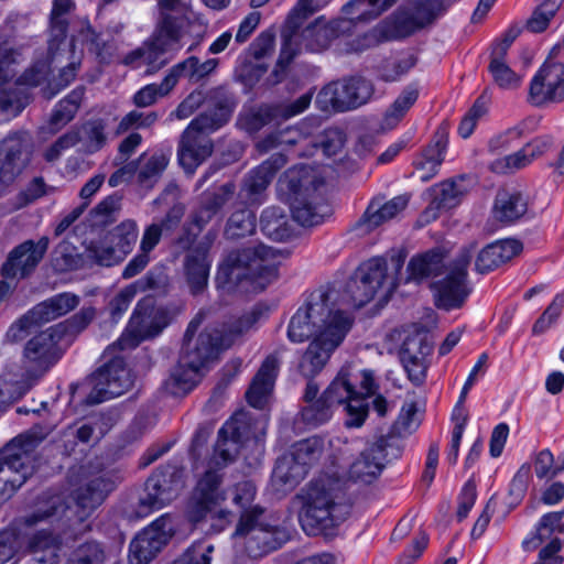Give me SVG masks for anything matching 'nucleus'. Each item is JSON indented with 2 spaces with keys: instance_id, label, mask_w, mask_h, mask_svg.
I'll return each mask as SVG.
<instances>
[{
  "instance_id": "f257e3e1",
  "label": "nucleus",
  "mask_w": 564,
  "mask_h": 564,
  "mask_svg": "<svg viewBox=\"0 0 564 564\" xmlns=\"http://www.w3.org/2000/svg\"><path fill=\"white\" fill-rule=\"evenodd\" d=\"M338 297L339 293L335 289L315 290L289 323L288 337L291 341L311 339L297 365L299 372L308 379L303 394L306 403L318 399L319 389L312 379L325 368L352 325V319L338 303Z\"/></svg>"
},
{
  "instance_id": "f03ea898",
  "label": "nucleus",
  "mask_w": 564,
  "mask_h": 564,
  "mask_svg": "<svg viewBox=\"0 0 564 564\" xmlns=\"http://www.w3.org/2000/svg\"><path fill=\"white\" fill-rule=\"evenodd\" d=\"M299 521L310 535L339 525L351 510L347 481L337 475H321L306 484L294 497Z\"/></svg>"
},
{
  "instance_id": "7ed1b4c3",
  "label": "nucleus",
  "mask_w": 564,
  "mask_h": 564,
  "mask_svg": "<svg viewBox=\"0 0 564 564\" xmlns=\"http://www.w3.org/2000/svg\"><path fill=\"white\" fill-rule=\"evenodd\" d=\"M276 252L262 243L230 250L219 263L216 282L227 293H257L278 278Z\"/></svg>"
},
{
  "instance_id": "20e7f679",
  "label": "nucleus",
  "mask_w": 564,
  "mask_h": 564,
  "mask_svg": "<svg viewBox=\"0 0 564 564\" xmlns=\"http://www.w3.org/2000/svg\"><path fill=\"white\" fill-rule=\"evenodd\" d=\"M56 334L46 329L30 338L23 348V371L11 370L0 377V405L19 400L62 357Z\"/></svg>"
},
{
  "instance_id": "39448f33",
  "label": "nucleus",
  "mask_w": 564,
  "mask_h": 564,
  "mask_svg": "<svg viewBox=\"0 0 564 564\" xmlns=\"http://www.w3.org/2000/svg\"><path fill=\"white\" fill-rule=\"evenodd\" d=\"M408 254L405 247L392 249L386 257H373L360 263L356 271L388 301L401 285L414 284L420 288L423 280V253L413 256L402 272Z\"/></svg>"
},
{
  "instance_id": "423d86ee",
  "label": "nucleus",
  "mask_w": 564,
  "mask_h": 564,
  "mask_svg": "<svg viewBox=\"0 0 564 564\" xmlns=\"http://www.w3.org/2000/svg\"><path fill=\"white\" fill-rule=\"evenodd\" d=\"M377 384L371 371L354 376L341 369L322 393L333 408L345 404L346 426L360 427L369 413V399L376 394Z\"/></svg>"
},
{
  "instance_id": "0eeeda50",
  "label": "nucleus",
  "mask_w": 564,
  "mask_h": 564,
  "mask_svg": "<svg viewBox=\"0 0 564 564\" xmlns=\"http://www.w3.org/2000/svg\"><path fill=\"white\" fill-rule=\"evenodd\" d=\"M54 424H35L11 440L0 454V485L20 488L33 474V452L53 432Z\"/></svg>"
},
{
  "instance_id": "6e6552de",
  "label": "nucleus",
  "mask_w": 564,
  "mask_h": 564,
  "mask_svg": "<svg viewBox=\"0 0 564 564\" xmlns=\"http://www.w3.org/2000/svg\"><path fill=\"white\" fill-rule=\"evenodd\" d=\"M232 536L245 539L243 550L251 560L261 558L289 540L283 527L265 521L263 508H256L239 516Z\"/></svg>"
},
{
  "instance_id": "1a4fd4ad",
  "label": "nucleus",
  "mask_w": 564,
  "mask_h": 564,
  "mask_svg": "<svg viewBox=\"0 0 564 564\" xmlns=\"http://www.w3.org/2000/svg\"><path fill=\"white\" fill-rule=\"evenodd\" d=\"M185 487L184 470L175 465H166L158 468L145 482V494L132 513L130 519H140L149 516L176 499Z\"/></svg>"
},
{
  "instance_id": "9d476101",
  "label": "nucleus",
  "mask_w": 564,
  "mask_h": 564,
  "mask_svg": "<svg viewBox=\"0 0 564 564\" xmlns=\"http://www.w3.org/2000/svg\"><path fill=\"white\" fill-rule=\"evenodd\" d=\"M169 324L167 312L149 302L138 303L126 332L108 350L134 348L142 340L158 336Z\"/></svg>"
},
{
  "instance_id": "9b49d317",
  "label": "nucleus",
  "mask_w": 564,
  "mask_h": 564,
  "mask_svg": "<svg viewBox=\"0 0 564 564\" xmlns=\"http://www.w3.org/2000/svg\"><path fill=\"white\" fill-rule=\"evenodd\" d=\"M203 314L198 313L189 323L184 335V344L181 356L184 362H192L193 365L204 368V366L216 357L221 348H227L231 345V340L224 336V333L218 328H206L195 337V333L200 325Z\"/></svg>"
},
{
  "instance_id": "f8f14e48",
  "label": "nucleus",
  "mask_w": 564,
  "mask_h": 564,
  "mask_svg": "<svg viewBox=\"0 0 564 564\" xmlns=\"http://www.w3.org/2000/svg\"><path fill=\"white\" fill-rule=\"evenodd\" d=\"M91 391L86 398L88 404H98L119 397L132 387V377L121 357H113L88 377Z\"/></svg>"
},
{
  "instance_id": "ddd939ff",
  "label": "nucleus",
  "mask_w": 564,
  "mask_h": 564,
  "mask_svg": "<svg viewBox=\"0 0 564 564\" xmlns=\"http://www.w3.org/2000/svg\"><path fill=\"white\" fill-rule=\"evenodd\" d=\"M563 42L554 45L544 63L531 79L529 99L538 104L564 101V63L554 61Z\"/></svg>"
},
{
  "instance_id": "4468645a",
  "label": "nucleus",
  "mask_w": 564,
  "mask_h": 564,
  "mask_svg": "<svg viewBox=\"0 0 564 564\" xmlns=\"http://www.w3.org/2000/svg\"><path fill=\"white\" fill-rule=\"evenodd\" d=\"M373 86L362 77L352 76L326 84L316 95L317 106H364L373 95Z\"/></svg>"
},
{
  "instance_id": "2eb2a0df",
  "label": "nucleus",
  "mask_w": 564,
  "mask_h": 564,
  "mask_svg": "<svg viewBox=\"0 0 564 564\" xmlns=\"http://www.w3.org/2000/svg\"><path fill=\"white\" fill-rule=\"evenodd\" d=\"M173 525L169 516H162L143 529L130 543V564H149L169 542Z\"/></svg>"
},
{
  "instance_id": "dca6fc26",
  "label": "nucleus",
  "mask_w": 564,
  "mask_h": 564,
  "mask_svg": "<svg viewBox=\"0 0 564 564\" xmlns=\"http://www.w3.org/2000/svg\"><path fill=\"white\" fill-rule=\"evenodd\" d=\"M221 482L223 476L212 467L205 471L195 487L188 507L187 514L191 522L204 521L216 506L225 501L226 494L221 488Z\"/></svg>"
},
{
  "instance_id": "f3484780",
  "label": "nucleus",
  "mask_w": 564,
  "mask_h": 564,
  "mask_svg": "<svg viewBox=\"0 0 564 564\" xmlns=\"http://www.w3.org/2000/svg\"><path fill=\"white\" fill-rule=\"evenodd\" d=\"M314 11L313 0H300L289 14L281 30L282 47L276 62V69L273 70L275 76H279L280 73H284L288 65L297 55L300 51L297 32Z\"/></svg>"
},
{
  "instance_id": "a211bd4d",
  "label": "nucleus",
  "mask_w": 564,
  "mask_h": 564,
  "mask_svg": "<svg viewBox=\"0 0 564 564\" xmlns=\"http://www.w3.org/2000/svg\"><path fill=\"white\" fill-rule=\"evenodd\" d=\"M48 248V238L37 241L26 240L15 247L1 268L6 279H24L30 275L43 259Z\"/></svg>"
},
{
  "instance_id": "6ab92c4d",
  "label": "nucleus",
  "mask_w": 564,
  "mask_h": 564,
  "mask_svg": "<svg viewBox=\"0 0 564 564\" xmlns=\"http://www.w3.org/2000/svg\"><path fill=\"white\" fill-rule=\"evenodd\" d=\"M116 481L107 473L87 479L72 492L75 512L79 520L87 519L115 489Z\"/></svg>"
},
{
  "instance_id": "aec40b11",
  "label": "nucleus",
  "mask_w": 564,
  "mask_h": 564,
  "mask_svg": "<svg viewBox=\"0 0 564 564\" xmlns=\"http://www.w3.org/2000/svg\"><path fill=\"white\" fill-rule=\"evenodd\" d=\"M445 276L432 281L429 289L433 293L434 305L436 308L451 312L462 308L473 292L468 278L445 272Z\"/></svg>"
},
{
  "instance_id": "412c9836",
  "label": "nucleus",
  "mask_w": 564,
  "mask_h": 564,
  "mask_svg": "<svg viewBox=\"0 0 564 564\" xmlns=\"http://www.w3.org/2000/svg\"><path fill=\"white\" fill-rule=\"evenodd\" d=\"M249 437V425L243 415H235L220 429L210 465L226 466L238 456Z\"/></svg>"
},
{
  "instance_id": "4be33fe9",
  "label": "nucleus",
  "mask_w": 564,
  "mask_h": 564,
  "mask_svg": "<svg viewBox=\"0 0 564 564\" xmlns=\"http://www.w3.org/2000/svg\"><path fill=\"white\" fill-rule=\"evenodd\" d=\"M471 180L470 174H458L454 177L434 184L427 189L429 205L425 207V221L435 219L438 213L458 206L469 187L459 184Z\"/></svg>"
},
{
  "instance_id": "5701e85b",
  "label": "nucleus",
  "mask_w": 564,
  "mask_h": 564,
  "mask_svg": "<svg viewBox=\"0 0 564 564\" xmlns=\"http://www.w3.org/2000/svg\"><path fill=\"white\" fill-rule=\"evenodd\" d=\"M408 203V195H399L387 202L379 196L373 197L360 218L351 226V231L358 236L372 232L384 223L395 218L406 208Z\"/></svg>"
},
{
  "instance_id": "b1692460",
  "label": "nucleus",
  "mask_w": 564,
  "mask_h": 564,
  "mask_svg": "<svg viewBox=\"0 0 564 564\" xmlns=\"http://www.w3.org/2000/svg\"><path fill=\"white\" fill-rule=\"evenodd\" d=\"M422 26L423 7L417 2L399 8L377 26V32L382 40H398L410 36Z\"/></svg>"
},
{
  "instance_id": "393cba45",
  "label": "nucleus",
  "mask_w": 564,
  "mask_h": 564,
  "mask_svg": "<svg viewBox=\"0 0 564 564\" xmlns=\"http://www.w3.org/2000/svg\"><path fill=\"white\" fill-rule=\"evenodd\" d=\"M158 8L156 45L164 48L171 42H180L188 7L182 0H159Z\"/></svg>"
},
{
  "instance_id": "a878e982",
  "label": "nucleus",
  "mask_w": 564,
  "mask_h": 564,
  "mask_svg": "<svg viewBox=\"0 0 564 564\" xmlns=\"http://www.w3.org/2000/svg\"><path fill=\"white\" fill-rule=\"evenodd\" d=\"M288 158L283 153H274L260 165L251 170L245 177L240 197L249 203H258L260 195L268 188L276 173L285 166Z\"/></svg>"
},
{
  "instance_id": "bb28decb",
  "label": "nucleus",
  "mask_w": 564,
  "mask_h": 564,
  "mask_svg": "<svg viewBox=\"0 0 564 564\" xmlns=\"http://www.w3.org/2000/svg\"><path fill=\"white\" fill-rule=\"evenodd\" d=\"M523 251V243L516 238L496 240L478 251L475 259V271L488 274L503 263L512 260Z\"/></svg>"
},
{
  "instance_id": "cd10ccee",
  "label": "nucleus",
  "mask_w": 564,
  "mask_h": 564,
  "mask_svg": "<svg viewBox=\"0 0 564 564\" xmlns=\"http://www.w3.org/2000/svg\"><path fill=\"white\" fill-rule=\"evenodd\" d=\"M31 148V138L26 132L9 134L0 142V162L4 166V178L15 180L22 172Z\"/></svg>"
},
{
  "instance_id": "c85d7f7f",
  "label": "nucleus",
  "mask_w": 564,
  "mask_h": 564,
  "mask_svg": "<svg viewBox=\"0 0 564 564\" xmlns=\"http://www.w3.org/2000/svg\"><path fill=\"white\" fill-rule=\"evenodd\" d=\"M386 440H378L364 451L350 466L349 476L354 481L371 484L381 474L389 453Z\"/></svg>"
},
{
  "instance_id": "c756f323",
  "label": "nucleus",
  "mask_w": 564,
  "mask_h": 564,
  "mask_svg": "<svg viewBox=\"0 0 564 564\" xmlns=\"http://www.w3.org/2000/svg\"><path fill=\"white\" fill-rule=\"evenodd\" d=\"M236 185L232 182L220 185L217 189L204 194L199 205L189 215L188 223L202 231L207 224L234 197Z\"/></svg>"
},
{
  "instance_id": "7c9ffc66",
  "label": "nucleus",
  "mask_w": 564,
  "mask_h": 564,
  "mask_svg": "<svg viewBox=\"0 0 564 564\" xmlns=\"http://www.w3.org/2000/svg\"><path fill=\"white\" fill-rule=\"evenodd\" d=\"M214 151L212 139L205 134L185 130L180 140L178 161L189 173L200 165Z\"/></svg>"
},
{
  "instance_id": "2f4dec72",
  "label": "nucleus",
  "mask_w": 564,
  "mask_h": 564,
  "mask_svg": "<svg viewBox=\"0 0 564 564\" xmlns=\"http://www.w3.org/2000/svg\"><path fill=\"white\" fill-rule=\"evenodd\" d=\"M279 366L280 358L278 352L269 355L263 360L246 392V399L251 406L257 409H262L264 406L267 399L273 389Z\"/></svg>"
},
{
  "instance_id": "473e14b6",
  "label": "nucleus",
  "mask_w": 564,
  "mask_h": 564,
  "mask_svg": "<svg viewBox=\"0 0 564 564\" xmlns=\"http://www.w3.org/2000/svg\"><path fill=\"white\" fill-rule=\"evenodd\" d=\"M48 74V65L44 62H36L18 78L13 87L7 89V104L2 106H26L32 102L31 87L39 86L47 78Z\"/></svg>"
},
{
  "instance_id": "72a5a7b5",
  "label": "nucleus",
  "mask_w": 564,
  "mask_h": 564,
  "mask_svg": "<svg viewBox=\"0 0 564 564\" xmlns=\"http://www.w3.org/2000/svg\"><path fill=\"white\" fill-rule=\"evenodd\" d=\"M282 191H286L292 200L296 196H306L316 193L324 181L312 169L305 165L293 166L286 170L279 178Z\"/></svg>"
},
{
  "instance_id": "f704fd0d",
  "label": "nucleus",
  "mask_w": 564,
  "mask_h": 564,
  "mask_svg": "<svg viewBox=\"0 0 564 564\" xmlns=\"http://www.w3.org/2000/svg\"><path fill=\"white\" fill-rule=\"evenodd\" d=\"M527 212L528 203L521 192L507 188L497 191L491 207V215L497 221L511 225L522 218Z\"/></svg>"
},
{
  "instance_id": "c9c22d12",
  "label": "nucleus",
  "mask_w": 564,
  "mask_h": 564,
  "mask_svg": "<svg viewBox=\"0 0 564 564\" xmlns=\"http://www.w3.org/2000/svg\"><path fill=\"white\" fill-rule=\"evenodd\" d=\"M291 210L293 219L304 227L319 225L330 214L329 206L324 203L317 192L293 198Z\"/></svg>"
},
{
  "instance_id": "e433bc0d",
  "label": "nucleus",
  "mask_w": 564,
  "mask_h": 564,
  "mask_svg": "<svg viewBox=\"0 0 564 564\" xmlns=\"http://www.w3.org/2000/svg\"><path fill=\"white\" fill-rule=\"evenodd\" d=\"M63 540L59 534L41 530L29 538L26 551L37 564H58Z\"/></svg>"
},
{
  "instance_id": "4c0bfd02",
  "label": "nucleus",
  "mask_w": 564,
  "mask_h": 564,
  "mask_svg": "<svg viewBox=\"0 0 564 564\" xmlns=\"http://www.w3.org/2000/svg\"><path fill=\"white\" fill-rule=\"evenodd\" d=\"M304 108H247L239 117L238 124L246 131L253 133L264 126L281 121L300 113Z\"/></svg>"
},
{
  "instance_id": "58836bf2",
  "label": "nucleus",
  "mask_w": 564,
  "mask_h": 564,
  "mask_svg": "<svg viewBox=\"0 0 564 564\" xmlns=\"http://www.w3.org/2000/svg\"><path fill=\"white\" fill-rule=\"evenodd\" d=\"M400 359L409 379L416 386L423 383V335L420 330L404 338Z\"/></svg>"
},
{
  "instance_id": "ea45409f",
  "label": "nucleus",
  "mask_w": 564,
  "mask_h": 564,
  "mask_svg": "<svg viewBox=\"0 0 564 564\" xmlns=\"http://www.w3.org/2000/svg\"><path fill=\"white\" fill-rule=\"evenodd\" d=\"M429 240L425 245L432 242L433 246L425 249V279L441 276L447 271L445 260L453 250L452 242L441 231L429 232Z\"/></svg>"
},
{
  "instance_id": "a19ab883",
  "label": "nucleus",
  "mask_w": 564,
  "mask_h": 564,
  "mask_svg": "<svg viewBox=\"0 0 564 564\" xmlns=\"http://www.w3.org/2000/svg\"><path fill=\"white\" fill-rule=\"evenodd\" d=\"M212 267L210 258L187 252L183 260V276L192 295L202 294L207 285Z\"/></svg>"
},
{
  "instance_id": "79ce46f5",
  "label": "nucleus",
  "mask_w": 564,
  "mask_h": 564,
  "mask_svg": "<svg viewBox=\"0 0 564 564\" xmlns=\"http://www.w3.org/2000/svg\"><path fill=\"white\" fill-rule=\"evenodd\" d=\"M202 368L192 362H184L180 356L177 364L172 368L170 377L164 382L165 390L175 397L188 393L200 380Z\"/></svg>"
},
{
  "instance_id": "37998d69",
  "label": "nucleus",
  "mask_w": 564,
  "mask_h": 564,
  "mask_svg": "<svg viewBox=\"0 0 564 564\" xmlns=\"http://www.w3.org/2000/svg\"><path fill=\"white\" fill-rule=\"evenodd\" d=\"M449 128V122L443 120L433 133L430 143L425 147V182L438 174L440 167L445 160Z\"/></svg>"
},
{
  "instance_id": "c03bdc74",
  "label": "nucleus",
  "mask_w": 564,
  "mask_h": 564,
  "mask_svg": "<svg viewBox=\"0 0 564 564\" xmlns=\"http://www.w3.org/2000/svg\"><path fill=\"white\" fill-rule=\"evenodd\" d=\"M306 476L303 467L294 462L288 454L278 458L271 477V486L274 491L282 495L292 491Z\"/></svg>"
},
{
  "instance_id": "a18cd8bd",
  "label": "nucleus",
  "mask_w": 564,
  "mask_h": 564,
  "mask_svg": "<svg viewBox=\"0 0 564 564\" xmlns=\"http://www.w3.org/2000/svg\"><path fill=\"white\" fill-rule=\"evenodd\" d=\"M416 412L417 405L414 401L405 402L390 431L379 437V440H386L384 443L390 448L392 457H397L400 451L397 441L417 429L419 422L414 419Z\"/></svg>"
},
{
  "instance_id": "49530a36",
  "label": "nucleus",
  "mask_w": 564,
  "mask_h": 564,
  "mask_svg": "<svg viewBox=\"0 0 564 564\" xmlns=\"http://www.w3.org/2000/svg\"><path fill=\"white\" fill-rule=\"evenodd\" d=\"M173 564H228L227 550L206 540L194 542Z\"/></svg>"
},
{
  "instance_id": "de8ad7c7",
  "label": "nucleus",
  "mask_w": 564,
  "mask_h": 564,
  "mask_svg": "<svg viewBox=\"0 0 564 564\" xmlns=\"http://www.w3.org/2000/svg\"><path fill=\"white\" fill-rule=\"evenodd\" d=\"M261 231L274 241L288 240L294 231L292 220L283 208L271 206L260 217Z\"/></svg>"
},
{
  "instance_id": "09e8293b",
  "label": "nucleus",
  "mask_w": 564,
  "mask_h": 564,
  "mask_svg": "<svg viewBox=\"0 0 564 564\" xmlns=\"http://www.w3.org/2000/svg\"><path fill=\"white\" fill-rule=\"evenodd\" d=\"M135 162L137 184L144 189H151L165 171L169 158L164 153H154L151 156L142 154Z\"/></svg>"
},
{
  "instance_id": "8fccbe9b",
  "label": "nucleus",
  "mask_w": 564,
  "mask_h": 564,
  "mask_svg": "<svg viewBox=\"0 0 564 564\" xmlns=\"http://www.w3.org/2000/svg\"><path fill=\"white\" fill-rule=\"evenodd\" d=\"M78 304L79 297L76 294L65 292L39 303L33 308L44 324L69 313Z\"/></svg>"
},
{
  "instance_id": "3c124183",
  "label": "nucleus",
  "mask_w": 564,
  "mask_h": 564,
  "mask_svg": "<svg viewBox=\"0 0 564 564\" xmlns=\"http://www.w3.org/2000/svg\"><path fill=\"white\" fill-rule=\"evenodd\" d=\"M138 237L139 227L134 219L122 220L106 235V238L117 248L118 254L123 258L133 250Z\"/></svg>"
},
{
  "instance_id": "603ef678",
  "label": "nucleus",
  "mask_w": 564,
  "mask_h": 564,
  "mask_svg": "<svg viewBox=\"0 0 564 564\" xmlns=\"http://www.w3.org/2000/svg\"><path fill=\"white\" fill-rule=\"evenodd\" d=\"M106 128L107 124L102 119H95L75 130L85 153L93 154L106 145L108 139Z\"/></svg>"
},
{
  "instance_id": "864d4df0",
  "label": "nucleus",
  "mask_w": 564,
  "mask_h": 564,
  "mask_svg": "<svg viewBox=\"0 0 564 564\" xmlns=\"http://www.w3.org/2000/svg\"><path fill=\"white\" fill-rule=\"evenodd\" d=\"M256 230L254 214L243 207L235 210L228 218L224 235L226 239L237 240L250 236Z\"/></svg>"
},
{
  "instance_id": "5fc2aeb1",
  "label": "nucleus",
  "mask_w": 564,
  "mask_h": 564,
  "mask_svg": "<svg viewBox=\"0 0 564 564\" xmlns=\"http://www.w3.org/2000/svg\"><path fill=\"white\" fill-rule=\"evenodd\" d=\"M230 116V108H208L195 117L186 129L209 137V133L224 126Z\"/></svg>"
},
{
  "instance_id": "6e6d98bb",
  "label": "nucleus",
  "mask_w": 564,
  "mask_h": 564,
  "mask_svg": "<svg viewBox=\"0 0 564 564\" xmlns=\"http://www.w3.org/2000/svg\"><path fill=\"white\" fill-rule=\"evenodd\" d=\"M86 257L102 267L120 263L124 258L118 254L116 247L106 237L98 240L84 241Z\"/></svg>"
},
{
  "instance_id": "4d7b16f0",
  "label": "nucleus",
  "mask_w": 564,
  "mask_h": 564,
  "mask_svg": "<svg viewBox=\"0 0 564 564\" xmlns=\"http://www.w3.org/2000/svg\"><path fill=\"white\" fill-rule=\"evenodd\" d=\"M345 294L351 305L361 307L380 293L364 276H360V273L355 271L346 283Z\"/></svg>"
},
{
  "instance_id": "13d9d810",
  "label": "nucleus",
  "mask_w": 564,
  "mask_h": 564,
  "mask_svg": "<svg viewBox=\"0 0 564 564\" xmlns=\"http://www.w3.org/2000/svg\"><path fill=\"white\" fill-rule=\"evenodd\" d=\"M322 453L323 442L319 438L311 437L294 444L286 454L293 457L294 462L307 474L308 467L321 458Z\"/></svg>"
},
{
  "instance_id": "bf43d9fd",
  "label": "nucleus",
  "mask_w": 564,
  "mask_h": 564,
  "mask_svg": "<svg viewBox=\"0 0 564 564\" xmlns=\"http://www.w3.org/2000/svg\"><path fill=\"white\" fill-rule=\"evenodd\" d=\"M564 308V292L557 293L552 302L546 306L543 313L534 322L531 333L532 336H540L546 333L555 325Z\"/></svg>"
},
{
  "instance_id": "052dcab7",
  "label": "nucleus",
  "mask_w": 564,
  "mask_h": 564,
  "mask_svg": "<svg viewBox=\"0 0 564 564\" xmlns=\"http://www.w3.org/2000/svg\"><path fill=\"white\" fill-rule=\"evenodd\" d=\"M334 408L322 394L315 401L307 403L301 411L303 423L311 427H317L326 423L333 415Z\"/></svg>"
},
{
  "instance_id": "680f3d73",
  "label": "nucleus",
  "mask_w": 564,
  "mask_h": 564,
  "mask_svg": "<svg viewBox=\"0 0 564 564\" xmlns=\"http://www.w3.org/2000/svg\"><path fill=\"white\" fill-rule=\"evenodd\" d=\"M41 324L43 323L40 321L36 312L34 308H31L10 325L4 335V341L8 344L20 343L30 335L34 327Z\"/></svg>"
},
{
  "instance_id": "e2e57ef3",
  "label": "nucleus",
  "mask_w": 564,
  "mask_h": 564,
  "mask_svg": "<svg viewBox=\"0 0 564 564\" xmlns=\"http://www.w3.org/2000/svg\"><path fill=\"white\" fill-rule=\"evenodd\" d=\"M176 84V75L169 74L160 85L151 84L134 95L135 106H151L160 97L166 96Z\"/></svg>"
},
{
  "instance_id": "0e129e2a",
  "label": "nucleus",
  "mask_w": 564,
  "mask_h": 564,
  "mask_svg": "<svg viewBox=\"0 0 564 564\" xmlns=\"http://www.w3.org/2000/svg\"><path fill=\"white\" fill-rule=\"evenodd\" d=\"M121 209V196L110 195L89 212L93 226H106L116 219Z\"/></svg>"
},
{
  "instance_id": "69168bd1",
  "label": "nucleus",
  "mask_w": 564,
  "mask_h": 564,
  "mask_svg": "<svg viewBox=\"0 0 564 564\" xmlns=\"http://www.w3.org/2000/svg\"><path fill=\"white\" fill-rule=\"evenodd\" d=\"M303 36L308 40L307 46L311 51H322L329 46L334 33L327 23L316 20L303 31Z\"/></svg>"
},
{
  "instance_id": "338daca9",
  "label": "nucleus",
  "mask_w": 564,
  "mask_h": 564,
  "mask_svg": "<svg viewBox=\"0 0 564 564\" xmlns=\"http://www.w3.org/2000/svg\"><path fill=\"white\" fill-rule=\"evenodd\" d=\"M105 552L96 541H88L78 545L72 553L68 564H102Z\"/></svg>"
},
{
  "instance_id": "774afa93",
  "label": "nucleus",
  "mask_w": 564,
  "mask_h": 564,
  "mask_svg": "<svg viewBox=\"0 0 564 564\" xmlns=\"http://www.w3.org/2000/svg\"><path fill=\"white\" fill-rule=\"evenodd\" d=\"M488 70L494 82L503 89H514L521 84V77L506 62L494 59L489 62Z\"/></svg>"
}]
</instances>
